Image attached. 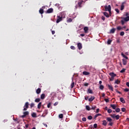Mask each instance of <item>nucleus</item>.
<instances>
[{"label": "nucleus", "instance_id": "f257e3e1", "mask_svg": "<svg viewBox=\"0 0 129 129\" xmlns=\"http://www.w3.org/2000/svg\"><path fill=\"white\" fill-rule=\"evenodd\" d=\"M109 75L111 76V78H109L110 81H113L114 80V77L116 76V74H114V73H110L109 74Z\"/></svg>", "mask_w": 129, "mask_h": 129}, {"label": "nucleus", "instance_id": "f03ea898", "mask_svg": "<svg viewBox=\"0 0 129 129\" xmlns=\"http://www.w3.org/2000/svg\"><path fill=\"white\" fill-rule=\"evenodd\" d=\"M104 8H105V11L106 12H110L111 11V6L110 5L107 6H104Z\"/></svg>", "mask_w": 129, "mask_h": 129}, {"label": "nucleus", "instance_id": "7ed1b4c3", "mask_svg": "<svg viewBox=\"0 0 129 129\" xmlns=\"http://www.w3.org/2000/svg\"><path fill=\"white\" fill-rule=\"evenodd\" d=\"M28 108H29V102H26L24 105V108L23 109V111H26V110H27Z\"/></svg>", "mask_w": 129, "mask_h": 129}, {"label": "nucleus", "instance_id": "20e7f679", "mask_svg": "<svg viewBox=\"0 0 129 129\" xmlns=\"http://www.w3.org/2000/svg\"><path fill=\"white\" fill-rule=\"evenodd\" d=\"M83 3H85L84 1H81L80 2H78V8H79L80 9H81L82 8V4Z\"/></svg>", "mask_w": 129, "mask_h": 129}, {"label": "nucleus", "instance_id": "39448f33", "mask_svg": "<svg viewBox=\"0 0 129 129\" xmlns=\"http://www.w3.org/2000/svg\"><path fill=\"white\" fill-rule=\"evenodd\" d=\"M57 19L56 20V23L58 24V23H60V22H61V21H62L63 17L62 16L60 17V16H57Z\"/></svg>", "mask_w": 129, "mask_h": 129}, {"label": "nucleus", "instance_id": "423d86ee", "mask_svg": "<svg viewBox=\"0 0 129 129\" xmlns=\"http://www.w3.org/2000/svg\"><path fill=\"white\" fill-rule=\"evenodd\" d=\"M121 19L122 20H123L124 22H128L129 21V16H126V17L123 18V17H121Z\"/></svg>", "mask_w": 129, "mask_h": 129}, {"label": "nucleus", "instance_id": "0eeeda50", "mask_svg": "<svg viewBox=\"0 0 129 129\" xmlns=\"http://www.w3.org/2000/svg\"><path fill=\"white\" fill-rule=\"evenodd\" d=\"M77 45L78 49L81 50L82 49V44H81V43H78Z\"/></svg>", "mask_w": 129, "mask_h": 129}, {"label": "nucleus", "instance_id": "6e6552de", "mask_svg": "<svg viewBox=\"0 0 129 129\" xmlns=\"http://www.w3.org/2000/svg\"><path fill=\"white\" fill-rule=\"evenodd\" d=\"M23 115H22V117H25V116H27V115H29V112L25 111L23 113Z\"/></svg>", "mask_w": 129, "mask_h": 129}, {"label": "nucleus", "instance_id": "1a4fd4ad", "mask_svg": "<svg viewBox=\"0 0 129 129\" xmlns=\"http://www.w3.org/2000/svg\"><path fill=\"white\" fill-rule=\"evenodd\" d=\"M53 10L52 8H50L47 11V14H51L53 12Z\"/></svg>", "mask_w": 129, "mask_h": 129}, {"label": "nucleus", "instance_id": "9d476101", "mask_svg": "<svg viewBox=\"0 0 129 129\" xmlns=\"http://www.w3.org/2000/svg\"><path fill=\"white\" fill-rule=\"evenodd\" d=\"M102 125H104L105 126H106V125H107V121H106V120H103L102 121Z\"/></svg>", "mask_w": 129, "mask_h": 129}, {"label": "nucleus", "instance_id": "9b49d317", "mask_svg": "<svg viewBox=\"0 0 129 129\" xmlns=\"http://www.w3.org/2000/svg\"><path fill=\"white\" fill-rule=\"evenodd\" d=\"M95 99V97L94 96H91L89 99V101L91 102L93 101L94 99Z\"/></svg>", "mask_w": 129, "mask_h": 129}, {"label": "nucleus", "instance_id": "f8f14e48", "mask_svg": "<svg viewBox=\"0 0 129 129\" xmlns=\"http://www.w3.org/2000/svg\"><path fill=\"white\" fill-rule=\"evenodd\" d=\"M108 87L110 90H111V91H113V87H112V86H111V85H108Z\"/></svg>", "mask_w": 129, "mask_h": 129}, {"label": "nucleus", "instance_id": "ddd939ff", "mask_svg": "<svg viewBox=\"0 0 129 129\" xmlns=\"http://www.w3.org/2000/svg\"><path fill=\"white\" fill-rule=\"evenodd\" d=\"M115 28H112L110 30V33L111 34H114L115 32Z\"/></svg>", "mask_w": 129, "mask_h": 129}, {"label": "nucleus", "instance_id": "4468645a", "mask_svg": "<svg viewBox=\"0 0 129 129\" xmlns=\"http://www.w3.org/2000/svg\"><path fill=\"white\" fill-rule=\"evenodd\" d=\"M110 106H111V107H112V108L113 109H116V105H115V104H111Z\"/></svg>", "mask_w": 129, "mask_h": 129}, {"label": "nucleus", "instance_id": "2eb2a0df", "mask_svg": "<svg viewBox=\"0 0 129 129\" xmlns=\"http://www.w3.org/2000/svg\"><path fill=\"white\" fill-rule=\"evenodd\" d=\"M83 75H89L90 74V73L88 72H86V71H84L83 72Z\"/></svg>", "mask_w": 129, "mask_h": 129}, {"label": "nucleus", "instance_id": "dca6fc26", "mask_svg": "<svg viewBox=\"0 0 129 129\" xmlns=\"http://www.w3.org/2000/svg\"><path fill=\"white\" fill-rule=\"evenodd\" d=\"M37 94H40L41 93V88H39L36 90Z\"/></svg>", "mask_w": 129, "mask_h": 129}, {"label": "nucleus", "instance_id": "f3484780", "mask_svg": "<svg viewBox=\"0 0 129 129\" xmlns=\"http://www.w3.org/2000/svg\"><path fill=\"white\" fill-rule=\"evenodd\" d=\"M84 31L85 33H88V28L87 27H85L84 28Z\"/></svg>", "mask_w": 129, "mask_h": 129}, {"label": "nucleus", "instance_id": "a211bd4d", "mask_svg": "<svg viewBox=\"0 0 129 129\" xmlns=\"http://www.w3.org/2000/svg\"><path fill=\"white\" fill-rule=\"evenodd\" d=\"M104 16H105L106 18H109V15L107 12H103Z\"/></svg>", "mask_w": 129, "mask_h": 129}, {"label": "nucleus", "instance_id": "6ab92c4d", "mask_svg": "<svg viewBox=\"0 0 129 129\" xmlns=\"http://www.w3.org/2000/svg\"><path fill=\"white\" fill-rule=\"evenodd\" d=\"M122 63L123 65H126V63H127V61L124 59H122Z\"/></svg>", "mask_w": 129, "mask_h": 129}, {"label": "nucleus", "instance_id": "aec40b11", "mask_svg": "<svg viewBox=\"0 0 129 129\" xmlns=\"http://www.w3.org/2000/svg\"><path fill=\"white\" fill-rule=\"evenodd\" d=\"M120 101L122 102V103H125V100H124V99L123 98H120Z\"/></svg>", "mask_w": 129, "mask_h": 129}, {"label": "nucleus", "instance_id": "412c9836", "mask_svg": "<svg viewBox=\"0 0 129 129\" xmlns=\"http://www.w3.org/2000/svg\"><path fill=\"white\" fill-rule=\"evenodd\" d=\"M41 99H45V94H42L40 96Z\"/></svg>", "mask_w": 129, "mask_h": 129}, {"label": "nucleus", "instance_id": "4be33fe9", "mask_svg": "<svg viewBox=\"0 0 129 129\" xmlns=\"http://www.w3.org/2000/svg\"><path fill=\"white\" fill-rule=\"evenodd\" d=\"M39 13L41 14V15H43V14H44V9H40L39 10Z\"/></svg>", "mask_w": 129, "mask_h": 129}, {"label": "nucleus", "instance_id": "5701e85b", "mask_svg": "<svg viewBox=\"0 0 129 129\" xmlns=\"http://www.w3.org/2000/svg\"><path fill=\"white\" fill-rule=\"evenodd\" d=\"M121 56H122V57H123V58H125L126 59H128V57H127V56H126V55H124V54H123V53H121Z\"/></svg>", "mask_w": 129, "mask_h": 129}, {"label": "nucleus", "instance_id": "b1692460", "mask_svg": "<svg viewBox=\"0 0 129 129\" xmlns=\"http://www.w3.org/2000/svg\"><path fill=\"white\" fill-rule=\"evenodd\" d=\"M41 105H42V102H39L38 104L37 108H38V109H40V108H41Z\"/></svg>", "mask_w": 129, "mask_h": 129}, {"label": "nucleus", "instance_id": "393cba45", "mask_svg": "<svg viewBox=\"0 0 129 129\" xmlns=\"http://www.w3.org/2000/svg\"><path fill=\"white\" fill-rule=\"evenodd\" d=\"M106 120L107 121H109V122L112 121V119H111L110 117H107Z\"/></svg>", "mask_w": 129, "mask_h": 129}, {"label": "nucleus", "instance_id": "a878e982", "mask_svg": "<svg viewBox=\"0 0 129 129\" xmlns=\"http://www.w3.org/2000/svg\"><path fill=\"white\" fill-rule=\"evenodd\" d=\"M99 88L100 89H101V90H103V89H104V86H103V85H100Z\"/></svg>", "mask_w": 129, "mask_h": 129}, {"label": "nucleus", "instance_id": "bb28decb", "mask_svg": "<svg viewBox=\"0 0 129 129\" xmlns=\"http://www.w3.org/2000/svg\"><path fill=\"white\" fill-rule=\"evenodd\" d=\"M111 42H112V40L111 39H108L107 41V44L108 45H110L111 44Z\"/></svg>", "mask_w": 129, "mask_h": 129}, {"label": "nucleus", "instance_id": "cd10ccee", "mask_svg": "<svg viewBox=\"0 0 129 129\" xmlns=\"http://www.w3.org/2000/svg\"><path fill=\"white\" fill-rule=\"evenodd\" d=\"M86 109H87V110H91V108H90V107H89V106H88V105L86 106Z\"/></svg>", "mask_w": 129, "mask_h": 129}, {"label": "nucleus", "instance_id": "c85d7f7f", "mask_svg": "<svg viewBox=\"0 0 129 129\" xmlns=\"http://www.w3.org/2000/svg\"><path fill=\"white\" fill-rule=\"evenodd\" d=\"M40 101H41V99H40V98H36L35 100V102H40Z\"/></svg>", "mask_w": 129, "mask_h": 129}, {"label": "nucleus", "instance_id": "c756f323", "mask_svg": "<svg viewBox=\"0 0 129 129\" xmlns=\"http://www.w3.org/2000/svg\"><path fill=\"white\" fill-rule=\"evenodd\" d=\"M88 92L89 93H90L91 94H92L93 93V92L92 91V90L89 89L88 90Z\"/></svg>", "mask_w": 129, "mask_h": 129}, {"label": "nucleus", "instance_id": "7c9ffc66", "mask_svg": "<svg viewBox=\"0 0 129 129\" xmlns=\"http://www.w3.org/2000/svg\"><path fill=\"white\" fill-rule=\"evenodd\" d=\"M120 83V81L118 80H116L115 81V84H119Z\"/></svg>", "mask_w": 129, "mask_h": 129}, {"label": "nucleus", "instance_id": "2f4dec72", "mask_svg": "<svg viewBox=\"0 0 129 129\" xmlns=\"http://www.w3.org/2000/svg\"><path fill=\"white\" fill-rule=\"evenodd\" d=\"M31 115L32 117H37V114L36 113H33Z\"/></svg>", "mask_w": 129, "mask_h": 129}, {"label": "nucleus", "instance_id": "473e14b6", "mask_svg": "<svg viewBox=\"0 0 129 129\" xmlns=\"http://www.w3.org/2000/svg\"><path fill=\"white\" fill-rule=\"evenodd\" d=\"M123 9H124V5H123V4H122L120 7V10L123 11Z\"/></svg>", "mask_w": 129, "mask_h": 129}, {"label": "nucleus", "instance_id": "72a5a7b5", "mask_svg": "<svg viewBox=\"0 0 129 129\" xmlns=\"http://www.w3.org/2000/svg\"><path fill=\"white\" fill-rule=\"evenodd\" d=\"M74 84H75V83L74 82L71 84V88L72 89L73 87H74Z\"/></svg>", "mask_w": 129, "mask_h": 129}, {"label": "nucleus", "instance_id": "f704fd0d", "mask_svg": "<svg viewBox=\"0 0 129 129\" xmlns=\"http://www.w3.org/2000/svg\"><path fill=\"white\" fill-rule=\"evenodd\" d=\"M71 22H72V19H71V18H69V19L67 20V22H68V23H71Z\"/></svg>", "mask_w": 129, "mask_h": 129}, {"label": "nucleus", "instance_id": "c9c22d12", "mask_svg": "<svg viewBox=\"0 0 129 129\" xmlns=\"http://www.w3.org/2000/svg\"><path fill=\"white\" fill-rule=\"evenodd\" d=\"M119 115H116L115 116V118H116V119L117 120L118 119H119Z\"/></svg>", "mask_w": 129, "mask_h": 129}, {"label": "nucleus", "instance_id": "e433bc0d", "mask_svg": "<svg viewBox=\"0 0 129 129\" xmlns=\"http://www.w3.org/2000/svg\"><path fill=\"white\" fill-rule=\"evenodd\" d=\"M115 111L116 112H119L120 111V109H119V108H117L115 109Z\"/></svg>", "mask_w": 129, "mask_h": 129}, {"label": "nucleus", "instance_id": "4c0bfd02", "mask_svg": "<svg viewBox=\"0 0 129 129\" xmlns=\"http://www.w3.org/2000/svg\"><path fill=\"white\" fill-rule=\"evenodd\" d=\"M125 72V69H123L122 70L120 71V73H124Z\"/></svg>", "mask_w": 129, "mask_h": 129}, {"label": "nucleus", "instance_id": "58836bf2", "mask_svg": "<svg viewBox=\"0 0 129 129\" xmlns=\"http://www.w3.org/2000/svg\"><path fill=\"white\" fill-rule=\"evenodd\" d=\"M88 119H89V120H91V119H92V116H91V115L88 116Z\"/></svg>", "mask_w": 129, "mask_h": 129}, {"label": "nucleus", "instance_id": "ea45409f", "mask_svg": "<svg viewBox=\"0 0 129 129\" xmlns=\"http://www.w3.org/2000/svg\"><path fill=\"white\" fill-rule=\"evenodd\" d=\"M122 29V27L120 26H118L117 27V30H118V31H120V30Z\"/></svg>", "mask_w": 129, "mask_h": 129}, {"label": "nucleus", "instance_id": "a19ab883", "mask_svg": "<svg viewBox=\"0 0 129 129\" xmlns=\"http://www.w3.org/2000/svg\"><path fill=\"white\" fill-rule=\"evenodd\" d=\"M107 112L108 113H111V112H112V110H111V109H109L107 110Z\"/></svg>", "mask_w": 129, "mask_h": 129}, {"label": "nucleus", "instance_id": "79ce46f5", "mask_svg": "<svg viewBox=\"0 0 129 129\" xmlns=\"http://www.w3.org/2000/svg\"><path fill=\"white\" fill-rule=\"evenodd\" d=\"M44 114H48V110L47 109L44 110Z\"/></svg>", "mask_w": 129, "mask_h": 129}, {"label": "nucleus", "instance_id": "37998d69", "mask_svg": "<svg viewBox=\"0 0 129 129\" xmlns=\"http://www.w3.org/2000/svg\"><path fill=\"white\" fill-rule=\"evenodd\" d=\"M58 117H59V118H63V114H60L58 115Z\"/></svg>", "mask_w": 129, "mask_h": 129}, {"label": "nucleus", "instance_id": "c03bdc74", "mask_svg": "<svg viewBox=\"0 0 129 129\" xmlns=\"http://www.w3.org/2000/svg\"><path fill=\"white\" fill-rule=\"evenodd\" d=\"M96 108V106H92L91 109H92L93 110H94Z\"/></svg>", "mask_w": 129, "mask_h": 129}, {"label": "nucleus", "instance_id": "a18cd8bd", "mask_svg": "<svg viewBox=\"0 0 129 129\" xmlns=\"http://www.w3.org/2000/svg\"><path fill=\"white\" fill-rule=\"evenodd\" d=\"M123 90H124V92H129V89L127 88L124 89Z\"/></svg>", "mask_w": 129, "mask_h": 129}, {"label": "nucleus", "instance_id": "49530a36", "mask_svg": "<svg viewBox=\"0 0 129 129\" xmlns=\"http://www.w3.org/2000/svg\"><path fill=\"white\" fill-rule=\"evenodd\" d=\"M113 124V122H112V121L109 122V123H108V125H110V126H112Z\"/></svg>", "mask_w": 129, "mask_h": 129}, {"label": "nucleus", "instance_id": "de8ad7c7", "mask_svg": "<svg viewBox=\"0 0 129 129\" xmlns=\"http://www.w3.org/2000/svg\"><path fill=\"white\" fill-rule=\"evenodd\" d=\"M34 106H35V104H34L33 103H32L30 104V107H31V108H32V107H34Z\"/></svg>", "mask_w": 129, "mask_h": 129}, {"label": "nucleus", "instance_id": "09e8293b", "mask_svg": "<svg viewBox=\"0 0 129 129\" xmlns=\"http://www.w3.org/2000/svg\"><path fill=\"white\" fill-rule=\"evenodd\" d=\"M71 49H72V50H75V46H71Z\"/></svg>", "mask_w": 129, "mask_h": 129}, {"label": "nucleus", "instance_id": "8fccbe9b", "mask_svg": "<svg viewBox=\"0 0 129 129\" xmlns=\"http://www.w3.org/2000/svg\"><path fill=\"white\" fill-rule=\"evenodd\" d=\"M115 11L117 14H119V10H118V9H115Z\"/></svg>", "mask_w": 129, "mask_h": 129}, {"label": "nucleus", "instance_id": "3c124183", "mask_svg": "<svg viewBox=\"0 0 129 129\" xmlns=\"http://www.w3.org/2000/svg\"><path fill=\"white\" fill-rule=\"evenodd\" d=\"M120 36H123L124 35V32L122 31L120 33Z\"/></svg>", "mask_w": 129, "mask_h": 129}, {"label": "nucleus", "instance_id": "603ef678", "mask_svg": "<svg viewBox=\"0 0 129 129\" xmlns=\"http://www.w3.org/2000/svg\"><path fill=\"white\" fill-rule=\"evenodd\" d=\"M115 114H113L110 115L112 117V118H115Z\"/></svg>", "mask_w": 129, "mask_h": 129}, {"label": "nucleus", "instance_id": "864d4df0", "mask_svg": "<svg viewBox=\"0 0 129 129\" xmlns=\"http://www.w3.org/2000/svg\"><path fill=\"white\" fill-rule=\"evenodd\" d=\"M125 110H126L125 108H121V111H122V112H124V111H125Z\"/></svg>", "mask_w": 129, "mask_h": 129}, {"label": "nucleus", "instance_id": "5fc2aeb1", "mask_svg": "<svg viewBox=\"0 0 129 129\" xmlns=\"http://www.w3.org/2000/svg\"><path fill=\"white\" fill-rule=\"evenodd\" d=\"M50 107H51V103H49L47 104V107H48V108H50Z\"/></svg>", "mask_w": 129, "mask_h": 129}, {"label": "nucleus", "instance_id": "6e6d98bb", "mask_svg": "<svg viewBox=\"0 0 129 129\" xmlns=\"http://www.w3.org/2000/svg\"><path fill=\"white\" fill-rule=\"evenodd\" d=\"M94 127L95 128H97V123H95V124H94Z\"/></svg>", "mask_w": 129, "mask_h": 129}, {"label": "nucleus", "instance_id": "4d7b16f0", "mask_svg": "<svg viewBox=\"0 0 129 129\" xmlns=\"http://www.w3.org/2000/svg\"><path fill=\"white\" fill-rule=\"evenodd\" d=\"M125 17H129L128 13L126 12L125 14Z\"/></svg>", "mask_w": 129, "mask_h": 129}, {"label": "nucleus", "instance_id": "13d9d810", "mask_svg": "<svg viewBox=\"0 0 129 129\" xmlns=\"http://www.w3.org/2000/svg\"><path fill=\"white\" fill-rule=\"evenodd\" d=\"M82 119L83 121H86V118L85 117H83Z\"/></svg>", "mask_w": 129, "mask_h": 129}, {"label": "nucleus", "instance_id": "bf43d9fd", "mask_svg": "<svg viewBox=\"0 0 129 129\" xmlns=\"http://www.w3.org/2000/svg\"><path fill=\"white\" fill-rule=\"evenodd\" d=\"M121 25H124V21L121 20Z\"/></svg>", "mask_w": 129, "mask_h": 129}, {"label": "nucleus", "instance_id": "052dcab7", "mask_svg": "<svg viewBox=\"0 0 129 129\" xmlns=\"http://www.w3.org/2000/svg\"><path fill=\"white\" fill-rule=\"evenodd\" d=\"M104 100L106 102H109V100L108 99H105Z\"/></svg>", "mask_w": 129, "mask_h": 129}, {"label": "nucleus", "instance_id": "680f3d73", "mask_svg": "<svg viewBox=\"0 0 129 129\" xmlns=\"http://www.w3.org/2000/svg\"><path fill=\"white\" fill-rule=\"evenodd\" d=\"M101 19L103 21H105V17L104 16H102Z\"/></svg>", "mask_w": 129, "mask_h": 129}, {"label": "nucleus", "instance_id": "e2e57ef3", "mask_svg": "<svg viewBox=\"0 0 129 129\" xmlns=\"http://www.w3.org/2000/svg\"><path fill=\"white\" fill-rule=\"evenodd\" d=\"M88 85H89V84L88 83H85L84 84V86H88Z\"/></svg>", "mask_w": 129, "mask_h": 129}, {"label": "nucleus", "instance_id": "0e129e2a", "mask_svg": "<svg viewBox=\"0 0 129 129\" xmlns=\"http://www.w3.org/2000/svg\"><path fill=\"white\" fill-rule=\"evenodd\" d=\"M98 116H97V114L94 116V119H96V118H97Z\"/></svg>", "mask_w": 129, "mask_h": 129}, {"label": "nucleus", "instance_id": "69168bd1", "mask_svg": "<svg viewBox=\"0 0 129 129\" xmlns=\"http://www.w3.org/2000/svg\"><path fill=\"white\" fill-rule=\"evenodd\" d=\"M126 86H127V87H129V82H126Z\"/></svg>", "mask_w": 129, "mask_h": 129}, {"label": "nucleus", "instance_id": "338daca9", "mask_svg": "<svg viewBox=\"0 0 129 129\" xmlns=\"http://www.w3.org/2000/svg\"><path fill=\"white\" fill-rule=\"evenodd\" d=\"M51 33L52 35H54L55 34V31L54 30L51 31Z\"/></svg>", "mask_w": 129, "mask_h": 129}, {"label": "nucleus", "instance_id": "774afa93", "mask_svg": "<svg viewBox=\"0 0 129 129\" xmlns=\"http://www.w3.org/2000/svg\"><path fill=\"white\" fill-rule=\"evenodd\" d=\"M98 112H99V108H98L96 110V113H98Z\"/></svg>", "mask_w": 129, "mask_h": 129}]
</instances>
